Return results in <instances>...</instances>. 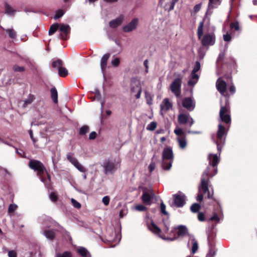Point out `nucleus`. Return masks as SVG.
Returning a JSON list of instances; mask_svg holds the SVG:
<instances>
[{
  "instance_id": "obj_1",
  "label": "nucleus",
  "mask_w": 257,
  "mask_h": 257,
  "mask_svg": "<svg viewBox=\"0 0 257 257\" xmlns=\"http://www.w3.org/2000/svg\"><path fill=\"white\" fill-rule=\"evenodd\" d=\"M208 159L209 160V165L202 175L201 179V186L204 193L208 191L209 177H212L217 174V166L219 162V159L215 154L210 155Z\"/></svg>"
},
{
  "instance_id": "obj_2",
  "label": "nucleus",
  "mask_w": 257,
  "mask_h": 257,
  "mask_svg": "<svg viewBox=\"0 0 257 257\" xmlns=\"http://www.w3.org/2000/svg\"><path fill=\"white\" fill-rule=\"evenodd\" d=\"M174 160L172 149L170 147H166L162 152V167L165 170H170Z\"/></svg>"
},
{
  "instance_id": "obj_3",
  "label": "nucleus",
  "mask_w": 257,
  "mask_h": 257,
  "mask_svg": "<svg viewBox=\"0 0 257 257\" xmlns=\"http://www.w3.org/2000/svg\"><path fill=\"white\" fill-rule=\"evenodd\" d=\"M29 167L35 171L37 172L38 176L42 182L46 184L47 179L43 175L46 171V169L44 164L40 161L37 160H31L29 162Z\"/></svg>"
},
{
  "instance_id": "obj_4",
  "label": "nucleus",
  "mask_w": 257,
  "mask_h": 257,
  "mask_svg": "<svg viewBox=\"0 0 257 257\" xmlns=\"http://www.w3.org/2000/svg\"><path fill=\"white\" fill-rule=\"evenodd\" d=\"M219 116L223 122L226 124H230L231 123L229 101L228 99L225 100L224 105L221 104Z\"/></svg>"
},
{
  "instance_id": "obj_5",
  "label": "nucleus",
  "mask_w": 257,
  "mask_h": 257,
  "mask_svg": "<svg viewBox=\"0 0 257 257\" xmlns=\"http://www.w3.org/2000/svg\"><path fill=\"white\" fill-rule=\"evenodd\" d=\"M226 134V130L224 125L221 124L218 125V128L216 134V140L215 143L217 147V150L220 152L223 147L224 142L225 139L223 138V136Z\"/></svg>"
},
{
  "instance_id": "obj_6",
  "label": "nucleus",
  "mask_w": 257,
  "mask_h": 257,
  "mask_svg": "<svg viewBox=\"0 0 257 257\" xmlns=\"http://www.w3.org/2000/svg\"><path fill=\"white\" fill-rule=\"evenodd\" d=\"M216 87L218 92L223 96L225 97V100L228 99L230 96V94L227 92V84L221 77H219L216 81Z\"/></svg>"
},
{
  "instance_id": "obj_7",
  "label": "nucleus",
  "mask_w": 257,
  "mask_h": 257,
  "mask_svg": "<svg viewBox=\"0 0 257 257\" xmlns=\"http://www.w3.org/2000/svg\"><path fill=\"white\" fill-rule=\"evenodd\" d=\"M182 78H177L175 79L170 85V89L177 97L181 95V93Z\"/></svg>"
},
{
  "instance_id": "obj_8",
  "label": "nucleus",
  "mask_w": 257,
  "mask_h": 257,
  "mask_svg": "<svg viewBox=\"0 0 257 257\" xmlns=\"http://www.w3.org/2000/svg\"><path fill=\"white\" fill-rule=\"evenodd\" d=\"M186 203L185 196L180 192L173 195V204L178 208L182 207Z\"/></svg>"
},
{
  "instance_id": "obj_9",
  "label": "nucleus",
  "mask_w": 257,
  "mask_h": 257,
  "mask_svg": "<svg viewBox=\"0 0 257 257\" xmlns=\"http://www.w3.org/2000/svg\"><path fill=\"white\" fill-rule=\"evenodd\" d=\"M104 168V173L105 175L112 174L117 170V164L111 160H106L102 165Z\"/></svg>"
},
{
  "instance_id": "obj_10",
  "label": "nucleus",
  "mask_w": 257,
  "mask_h": 257,
  "mask_svg": "<svg viewBox=\"0 0 257 257\" xmlns=\"http://www.w3.org/2000/svg\"><path fill=\"white\" fill-rule=\"evenodd\" d=\"M131 90L132 93H137L135 95L136 99H139L142 93V86L139 80L133 79L131 80Z\"/></svg>"
},
{
  "instance_id": "obj_11",
  "label": "nucleus",
  "mask_w": 257,
  "mask_h": 257,
  "mask_svg": "<svg viewBox=\"0 0 257 257\" xmlns=\"http://www.w3.org/2000/svg\"><path fill=\"white\" fill-rule=\"evenodd\" d=\"M70 27L68 25L64 24H60L59 30L61 32L59 38L63 40H66L69 38V35L70 33Z\"/></svg>"
},
{
  "instance_id": "obj_12",
  "label": "nucleus",
  "mask_w": 257,
  "mask_h": 257,
  "mask_svg": "<svg viewBox=\"0 0 257 257\" xmlns=\"http://www.w3.org/2000/svg\"><path fill=\"white\" fill-rule=\"evenodd\" d=\"M215 42V36L214 34H207L203 36L201 44L203 46H212Z\"/></svg>"
},
{
  "instance_id": "obj_13",
  "label": "nucleus",
  "mask_w": 257,
  "mask_h": 257,
  "mask_svg": "<svg viewBox=\"0 0 257 257\" xmlns=\"http://www.w3.org/2000/svg\"><path fill=\"white\" fill-rule=\"evenodd\" d=\"M150 192L151 193L147 191V189L146 188H144L143 190V194L141 197L142 200L144 203L149 205L151 204V200L154 195V193L152 190H150Z\"/></svg>"
},
{
  "instance_id": "obj_14",
  "label": "nucleus",
  "mask_w": 257,
  "mask_h": 257,
  "mask_svg": "<svg viewBox=\"0 0 257 257\" xmlns=\"http://www.w3.org/2000/svg\"><path fill=\"white\" fill-rule=\"evenodd\" d=\"M147 227L148 229L155 234L158 235L160 237L163 238L161 235V229L154 223L153 220H151L150 223H147Z\"/></svg>"
},
{
  "instance_id": "obj_15",
  "label": "nucleus",
  "mask_w": 257,
  "mask_h": 257,
  "mask_svg": "<svg viewBox=\"0 0 257 257\" xmlns=\"http://www.w3.org/2000/svg\"><path fill=\"white\" fill-rule=\"evenodd\" d=\"M182 106L189 110H192L195 107V104L193 103V100L190 97H186L182 100Z\"/></svg>"
},
{
  "instance_id": "obj_16",
  "label": "nucleus",
  "mask_w": 257,
  "mask_h": 257,
  "mask_svg": "<svg viewBox=\"0 0 257 257\" xmlns=\"http://www.w3.org/2000/svg\"><path fill=\"white\" fill-rule=\"evenodd\" d=\"M138 22V20L137 18L134 19L130 23L127 25L123 27V31L124 32H130L135 29L137 27Z\"/></svg>"
},
{
  "instance_id": "obj_17",
  "label": "nucleus",
  "mask_w": 257,
  "mask_h": 257,
  "mask_svg": "<svg viewBox=\"0 0 257 257\" xmlns=\"http://www.w3.org/2000/svg\"><path fill=\"white\" fill-rule=\"evenodd\" d=\"M217 206L216 208L215 209L214 212L213 213V215L210 218V221H216L217 222H219L220 220V218L218 216V215L222 213V211L221 208V206L219 203V202H217Z\"/></svg>"
},
{
  "instance_id": "obj_18",
  "label": "nucleus",
  "mask_w": 257,
  "mask_h": 257,
  "mask_svg": "<svg viewBox=\"0 0 257 257\" xmlns=\"http://www.w3.org/2000/svg\"><path fill=\"white\" fill-rule=\"evenodd\" d=\"M177 229V236H175L172 240L176 239L178 237H184L187 233V228L184 225H179Z\"/></svg>"
},
{
  "instance_id": "obj_19",
  "label": "nucleus",
  "mask_w": 257,
  "mask_h": 257,
  "mask_svg": "<svg viewBox=\"0 0 257 257\" xmlns=\"http://www.w3.org/2000/svg\"><path fill=\"white\" fill-rule=\"evenodd\" d=\"M110 54L106 53L104 54L100 60V67L102 71L104 72L106 70L107 64V61L109 58Z\"/></svg>"
},
{
  "instance_id": "obj_20",
  "label": "nucleus",
  "mask_w": 257,
  "mask_h": 257,
  "mask_svg": "<svg viewBox=\"0 0 257 257\" xmlns=\"http://www.w3.org/2000/svg\"><path fill=\"white\" fill-rule=\"evenodd\" d=\"M123 21V17L119 16L116 19L109 22V25L111 28H115L121 25Z\"/></svg>"
},
{
  "instance_id": "obj_21",
  "label": "nucleus",
  "mask_w": 257,
  "mask_h": 257,
  "mask_svg": "<svg viewBox=\"0 0 257 257\" xmlns=\"http://www.w3.org/2000/svg\"><path fill=\"white\" fill-rule=\"evenodd\" d=\"M172 106V103L169 101L168 98H165L160 105L161 109L167 111Z\"/></svg>"
},
{
  "instance_id": "obj_22",
  "label": "nucleus",
  "mask_w": 257,
  "mask_h": 257,
  "mask_svg": "<svg viewBox=\"0 0 257 257\" xmlns=\"http://www.w3.org/2000/svg\"><path fill=\"white\" fill-rule=\"evenodd\" d=\"M189 114L180 113L178 116V121L180 124H186L188 121Z\"/></svg>"
},
{
  "instance_id": "obj_23",
  "label": "nucleus",
  "mask_w": 257,
  "mask_h": 257,
  "mask_svg": "<svg viewBox=\"0 0 257 257\" xmlns=\"http://www.w3.org/2000/svg\"><path fill=\"white\" fill-rule=\"evenodd\" d=\"M179 0H172L171 2L167 3L164 6L165 10L168 12L172 11L174 8L175 4Z\"/></svg>"
},
{
  "instance_id": "obj_24",
  "label": "nucleus",
  "mask_w": 257,
  "mask_h": 257,
  "mask_svg": "<svg viewBox=\"0 0 257 257\" xmlns=\"http://www.w3.org/2000/svg\"><path fill=\"white\" fill-rule=\"evenodd\" d=\"M51 97L53 102L55 103H57L58 102V92L56 88L55 87L52 88L51 89Z\"/></svg>"
},
{
  "instance_id": "obj_25",
  "label": "nucleus",
  "mask_w": 257,
  "mask_h": 257,
  "mask_svg": "<svg viewBox=\"0 0 257 257\" xmlns=\"http://www.w3.org/2000/svg\"><path fill=\"white\" fill-rule=\"evenodd\" d=\"M78 253L82 257H91L89 251L85 248L81 247L77 250Z\"/></svg>"
},
{
  "instance_id": "obj_26",
  "label": "nucleus",
  "mask_w": 257,
  "mask_h": 257,
  "mask_svg": "<svg viewBox=\"0 0 257 257\" xmlns=\"http://www.w3.org/2000/svg\"><path fill=\"white\" fill-rule=\"evenodd\" d=\"M204 21L203 20L202 21L200 22L199 23L198 29H197V36L198 37V39L200 40L201 39V38L203 36V27H204Z\"/></svg>"
},
{
  "instance_id": "obj_27",
  "label": "nucleus",
  "mask_w": 257,
  "mask_h": 257,
  "mask_svg": "<svg viewBox=\"0 0 257 257\" xmlns=\"http://www.w3.org/2000/svg\"><path fill=\"white\" fill-rule=\"evenodd\" d=\"M63 65V62L61 59H57L52 63V67L55 69L59 70Z\"/></svg>"
},
{
  "instance_id": "obj_28",
  "label": "nucleus",
  "mask_w": 257,
  "mask_h": 257,
  "mask_svg": "<svg viewBox=\"0 0 257 257\" xmlns=\"http://www.w3.org/2000/svg\"><path fill=\"white\" fill-rule=\"evenodd\" d=\"M177 141L179 143V146L181 149H184L186 147L187 142L185 139V137L178 138Z\"/></svg>"
},
{
  "instance_id": "obj_29",
  "label": "nucleus",
  "mask_w": 257,
  "mask_h": 257,
  "mask_svg": "<svg viewBox=\"0 0 257 257\" xmlns=\"http://www.w3.org/2000/svg\"><path fill=\"white\" fill-rule=\"evenodd\" d=\"M35 97L34 95L30 94L29 95L28 98L24 101V103L23 107H27L29 104H30L31 103H32L33 102V101L35 100Z\"/></svg>"
},
{
  "instance_id": "obj_30",
  "label": "nucleus",
  "mask_w": 257,
  "mask_h": 257,
  "mask_svg": "<svg viewBox=\"0 0 257 257\" xmlns=\"http://www.w3.org/2000/svg\"><path fill=\"white\" fill-rule=\"evenodd\" d=\"M60 24L58 23H54L52 25L49 30V35H52L54 34L59 29Z\"/></svg>"
},
{
  "instance_id": "obj_31",
  "label": "nucleus",
  "mask_w": 257,
  "mask_h": 257,
  "mask_svg": "<svg viewBox=\"0 0 257 257\" xmlns=\"http://www.w3.org/2000/svg\"><path fill=\"white\" fill-rule=\"evenodd\" d=\"M44 235L47 238L50 240H53L55 237V232L51 230H45L44 231Z\"/></svg>"
},
{
  "instance_id": "obj_32",
  "label": "nucleus",
  "mask_w": 257,
  "mask_h": 257,
  "mask_svg": "<svg viewBox=\"0 0 257 257\" xmlns=\"http://www.w3.org/2000/svg\"><path fill=\"white\" fill-rule=\"evenodd\" d=\"M58 71V74L60 77H66L68 74V72L67 69L64 67H61L59 69Z\"/></svg>"
},
{
  "instance_id": "obj_33",
  "label": "nucleus",
  "mask_w": 257,
  "mask_h": 257,
  "mask_svg": "<svg viewBox=\"0 0 257 257\" xmlns=\"http://www.w3.org/2000/svg\"><path fill=\"white\" fill-rule=\"evenodd\" d=\"M5 12L6 14L14 15L15 11L12 9V8L7 3L5 4Z\"/></svg>"
},
{
  "instance_id": "obj_34",
  "label": "nucleus",
  "mask_w": 257,
  "mask_h": 257,
  "mask_svg": "<svg viewBox=\"0 0 257 257\" xmlns=\"http://www.w3.org/2000/svg\"><path fill=\"white\" fill-rule=\"evenodd\" d=\"M201 208V206L199 204L197 203H193L190 207V210L193 213L199 212Z\"/></svg>"
},
{
  "instance_id": "obj_35",
  "label": "nucleus",
  "mask_w": 257,
  "mask_h": 257,
  "mask_svg": "<svg viewBox=\"0 0 257 257\" xmlns=\"http://www.w3.org/2000/svg\"><path fill=\"white\" fill-rule=\"evenodd\" d=\"M216 254V250H215V247L213 245H210L209 250L207 254L206 257H214Z\"/></svg>"
},
{
  "instance_id": "obj_36",
  "label": "nucleus",
  "mask_w": 257,
  "mask_h": 257,
  "mask_svg": "<svg viewBox=\"0 0 257 257\" xmlns=\"http://www.w3.org/2000/svg\"><path fill=\"white\" fill-rule=\"evenodd\" d=\"M89 130V126L86 125H83L79 130V134L81 136L86 135Z\"/></svg>"
},
{
  "instance_id": "obj_37",
  "label": "nucleus",
  "mask_w": 257,
  "mask_h": 257,
  "mask_svg": "<svg viewBox=\"0 0 257 257\" xmlns=\"http://www.w3.org/2000/svg\"><path fill=\"white\" fill-rule=\"evenodd\" d=\"M6 32L8 34L10 38L12 39H16L17 34L16 32L13 29H8L6 30Z\"/></svg>"
},
{
  "instance_id": "obj_38",
  "label": "nucleus",
  "mask_w": 257,
  "mask_h": 257,
  "mask_svg": "<svg viewBox=\"0 0 257 257\" xmlns=\"http://www.w3.org/2000/svg\"><path fill=\"white\" fill-rule=\"evenodd\" d=\"M13 70L16 72H22L26 70V68L24 66H20L17 64H15L13 67Z\"/></svg>"
},
{
  "instance_id": "obj_39",
  "label": "nucleus",
  "mask_w": 257,
  "mask_h": 257,
  "mask_svg": "<svg viewBox=\"0 0 257 257\" xmlns=\"http://www.w3.org/2000/svg\"><path fill=\"white\" fill-rule=\"evenodd\" d=\"M55 257H72V254L70 251H66L62 253H57Z\"/></svg>"
},
{
  "instance_id": "obj_40",
  "label": "nucleus",
  "mask_w": 257,
  "mask_h": 257,
  "mask_svg": "<svg viewBox=\"0 0 257 257\" xmlns=\"http://www.w3.org/2000/svg\"><path fill=\"white\" fill-rule=\"evenodd\" d=\"M157 125V123L156 121H152L147 126V130L150 131H154Z\"/></svg>"
},
{
  "instance_id": "obj_41",
  "label": "nucleus",
  "mask_w": 257,
  "mask_h": 257,
  "mask_svg": "<svg viewBox=\"0 0 257 257\" xmlns=\"http://www.w3.org/2000/svg\"><path fill=\"white\" fill-rule=\"evenodd\" d=\"M220 3V0H209L208 7L210 8H213L214 5H219Z\"/></svg>"
},
{
  "instance_id": "obj_42",
  "label": "nucleus",
  "mask_w": 257,
  "mask_h": 257,
  "mask_svg": "<svg viewBox=\"0 0 257 257\" xmlns=\"http://www.w3.org/2000/svg\"><path fill=\"white\" fill-rule=\"evenodd\" d=\"M230 28L231 29H234L236 31H239L240 29L239 23L237 21L231 23Z\"/></svg>"
},
{
  "instance_id": "obj_43",
  "label": "nucleus",
  "mask_w": 257,
  "mask_h": 257,
  "mask_svg": "<svg viewBox=\"0 0 257 257\" xmlns=\"http://www.w3.org/2000/svg\"><path fill=\"white\" fill-rule=\"evenodd\" d=\"M198 248V243L195 239L193 240L192 246L191 251L192 253H195Z\"/></svg>"
},
{
  "instance_id": "obj_44",
  "label": "nucleus",
  "mask_w": 257,
  "mask_h": 257,
  "mask_svg": "<svg viewBox=\"0 0 257 257\" xmlns=\"http://www.w3.org/2000/svg\"><path fill=\"white\" fill-rule=\"evenodd\" d=\"M18 208V206L16 204H11L8 208V212L12 213L14 212Z\"/></svg>"
},
{
  "instance_id": "obj_45",
  "label": "nucleus",
  "mask_w": 257,
  "mask_h": 257,
  "mask_svg": "<svg viewBox=\"0 0 257 257\" xmlns=\"http://www.w3.org/2000/svg\"><path fill=\"white\" fill-rule=\"evenodd\" d=\"M174 133L177 136H181V137H185L184 132L181 128H176L174 130Z\"/></svg>"
},
{
  "instance_id": "obj_46",
  "label": "nucleus",
  "mask_w": 257,
  "mask_h": 257,
  "mask_svg": "<svg viewBox=\"0 0 257 257\" xmlns=\"http://www.w3.org/2000/svg\"><path fill=\"white\" fill-rule=\"evenodd\" d=\"M160 210H161V212L163 214H164L165 215H168V212L166 211V205L163 203V202H161V203L160 204Z\"/></svg>"
},
{
  "instance_id": "obj_47",
  "label": "nucleus",
  "mask_w": 257,
  "mask_h": 257,
  "mask_svg": "<svg viewBox=\"0 0 257 257\" xmlns=\"http://www.w3.org/2000/svg\"><path fill=\"white\" fill-rule=\"evenodd\" d=\"M67 158L68 160L70 162H71L74 166V164H76L77 162H78V160L76 158H74L70 155H67Z\"/></svg>"
},
{
  "instance_id": "obj_48",
  "label": "nucleus",
  "mask_w": 257,
  "mask_h": 257,
  "mask_svg": "<svg viewBox=\"0 0 257 257\" xmlns=\"http://www.w3.org/2000/svg\"><path fill=\"white\" fill-rule=\"evenodd\" d=\"M74 166L81 172L84 173L86 172V169L82 166L79 162L74 164Z\"/></svg>"
},
{
  "instance_id": "obj_49",
  "label": "nucleus",
  "mask_w": 257,
  "mask_h": 257,
  "mask_svg": "<svg viewBox=\"0 0 257 257\" xmlns=\"http://www.w3.org/2000/svg\"><path fill=\"white\" fill-rule=\"evenodd\" d=\"M201 66L200 63L199 61H196L195 62V66L194 67V68L193 70L192 71V73H196L197 72H198L200 69Z\"/></svg>"
},
{
  "instance_id": "obj_50",
  "label": "nucleus",
  "mask_w": 257,
  "mask_h": 257,
  "mask_svg": "<svg viewBox=\"0 0 257 257\" xmlns=\"http://www.w3.org/2000/svg\"><path fill=\"white\" fill-rule=\"evenodd\" d=\"M64 12L62 10H59L56 11V14L54 16V19L57 20L63 16Z\"/></svg>"
},
{
  "instance_id": "obj_51",
  "label": "nucleus",
  "mask_w": 257,
  "mask_h": 257,
  "mask_svg": "<svg viewBox=\"0 0 257 257\" xmlns=\"http://www.w3.org/2000/svg\"><path fill=\"white\" fill-rule=\"evenodd\" d=\"M200 189H202V188H201V186H200L199 187V190H200ZM203 193L204 194H205L206 193H207V198L208 199H212L213 200H214L216 202V203L218 202L217 201H216L213 197V193H212V194L210 193V191H209V189L208 188V191H207L205 193H204V192H203Z\"/></svg>"
},
{
  "instance_id": "obj_52",
  "label": "nucleus",
  "mask_w": 257,
  "mask_h": 257,
  "mask_svg": "<svg viewBox=\"0 0 257 257\" xmlns=\"http://www.w3.org/2000/svg\"><path fill=\"white\" fill-rule=\"evenodd\" d=\"M71 202L74 207H75L77 209H79L81 208V204L79 202H78V201H77L76 200H75L74 199L72 198L71 199Z\"/></svg>"
},
{
  "instance_id": "obj_53",
  "label": "nucleus",
  "mask_w": 257,
  "mask_h": 257,
  "mask_svg": "<svg viewBox=\"0 0 257 257\" xmlns=\"http://www.w3.org/2000/svg\"><path fill=\"white\" fill-rule=\"evenodd\" d=\"M120 64V60L118 58H116L111 61V64L113 67H117Z\"/></svg>"
},
{
  "instance_id": "obj_54",
  "label": "nucleus",
  "mask_w": 257,
  "mask_h": 257,
  "mask_svg": "<svg viewBox=\"0 0 257 257\" xmlns=\"http://www.w3.org/2000/svg\"><path fill=\"white\" fill-rule=\"evenodd\" d=\"M50 198L52 201L56 202L58 200V196L56 193L52 192L50 194Z\"/></svg>"
},
{
  "instance_id": "obj_55",
  "label": "nucleus",
  "mask_w": 257,
  "mask_h": 257,
  "mask_svg": "<svg viewBox=\"0 0 257 257\" xmlns=\"http://www.w3.org/2000/svg\"><path fill=\"white\" fill-rule=\"evenodd\" d=\"M136 209L139 211H144L147 209V208L144 205L140 204L136 206Z\"/></svg>"
},
{
  "instance_id": "obj_56",
  "label": "nucleus",
  "mask_w": 257,
  "mask_h": 257,
  "mask_svg": "<svg viewBox=\"0 0 257 257\" xmlns=\"http://www.w3.org/2000/svg\"><path fill=\"white\" fill-rule=\"evenodd\" d=\"M109 201H110V198L108 196H105L102 198V202L106 206H107L109 204Z\"/></svg>"
},
{
  "instance_id": "obj_57",
  "label": "nucleus",
  "mask_w": 257,
  "mask_h": 257,
  "mask_svg": "<svg viewBox=\"0 0 257 257\" xmlns=\"http://www.w3.org/2000/svg\"><path fill=\"white\" fill-rule=\"evenodd\" d=\"M198 219L200 221H205V215L203 212H198L197 216Z\"/></svg>"
},
{
  "instance_id": "obj_58",
  "label": "nucleus",
  "mask_w": 257,
  "mask_h": 257,
  "mask_svg": "<svg viewBox=\"0 0 257 257\" xmlns=\"http://www.w3.org/2000/svg\"><path fill=\"white\" fill-rule=\"evenodd\" d=\"M223 37L224 41L225 42H229L231 40V35L228 33L223 35Z\"/></svg>"
},
{
  "instance_id": "obj_59",
  "label": "nucleus",
  "mask_w": 257,
  "mask_h": 257,
  "mask_svg": "<svg viewBox=\"0 0 257 257\" xmlns=\"http://www.w3.org/2000/svg\"><path fill=\"white\" fill-rule=\"evenodd\" d=\"M225 58V53H220L218 57L217 62H219L222 61Z\"/></svg>"
},
{
  "instance_id": "obj_60",
  "label": "nucleus",
  "mask_w": 257,
  "mask_h": 257,
  "mask_svg": "<svg viewBox=\"0 0 257 257\" xmlns=\"http://www.w3.org/2000/svg\"><path fill=\"white\" fill-rule=\"evenodd\" d=\"M9 257H17V254L15 250H9L8 252Z\"/></svg>"
},
{
  "instance_id": "obj_61",
  "label": "nucleus",
  "mask_w": 257,
  "mask_h": 257,
  "mask_svg": "<svg viewBox=\"0 0 257 257\" xmlns=\"http://www.w3.org/2000/svg\"><path fill=\"white\" fill-rule=\"evenodd\" d=\"M97 134L95 132H92L89 134V139L90 140H94L96 138Z\"/></svg>"
},
{
  "instance_id": "obj_62",
  "label": "nucleus",
  "mask_w": 257,
  "mask_h": 257,
  "mask_svg": "<svg viewBox=\"0 0 257 257\" xmlns=\"http://www.w3.org/2000/svg\"><path fill=\"white\" fill-rule=\"evenodd\" d=\"M156 165L154 162H151V164L149 165V169L150 172H153L155 168Z\"/></svg>"
},
{
  "instance_id": "obj_63",
  "label": "nucleus",
  "mask_w": 257,
  "mask_h": 257,
  "mask_svg": "<svg viewBox=\"0 0 257 257\" xmlns=\"http://www.w3.org/2000/svg\"><path fill=\"white\" fill-rule=\"evenodd\" d=\"M201 4H199L197 5H196L194 7V11L195 12L197 13L199 12L201 9Z\"/></svg>"
},
{
  "instance_id": "obj_64",
  "label": "nucleus",
  "mask_w": 257,
  "mask_h": 257,
  "mask_svg": "<svg viewBox=\"0 0 257 257\" xmlns=\"http://www.w3.org/2000/svg\"><path fill=\"white\" fill-rule=\"evenodd\" d=\"M229 91L231 94H233L235 92V88L233 85H231L229 87Z\"/></svg>"
}]
</instances>
